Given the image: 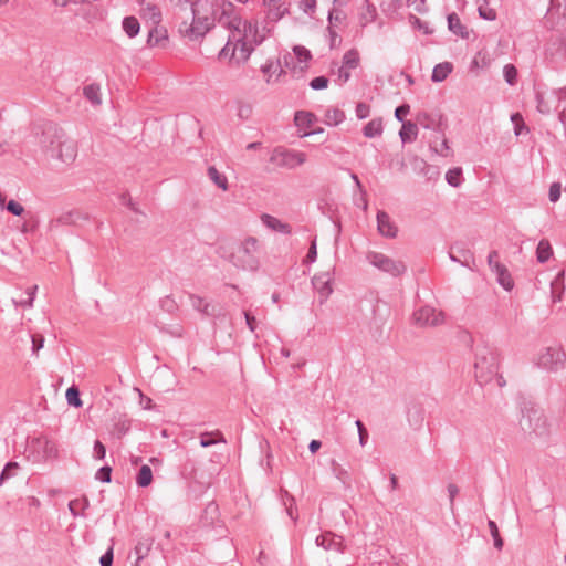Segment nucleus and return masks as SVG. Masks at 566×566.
Segmentation results:
<instances>
[{
    "mask_svg": "<svg viewBox=\"0 0 566 566\" xmlns=\"http://www.w3.org/2000/svg\"><path fill=\"white\" fill-rule=\"evenodd\" d=\"M359 64V54L356 50L347 51L343 56V65L347 69H356Z\"/></svg>",
    "mask_w": 566,
    "mask_h": 566,
    "instance_id": "ea45409f",
    "label": "nucleus"
},
{
    "mask_svg": "<svg viewBox=\"0 0 566 566\" xmlns=\"http://www.w3.org/2000/svg\"><path fill=\"white\" fill-rule=\"evenodd\" d=\"M218 23L226 27L230 32H235L238 35L259 45L262 39L258 38V23L242 19L235 6L230 1H223L220 6V12L217 13Z\"/></svg>",
    "mask_w": 566,
    "mask_h": 566,
    "instance_id": "f257e3e1",
    "label": "nucleus"
},
{
    "mask_svg": "<svg viewBox=\"0 0 566 566\" xmlns=\"http://www.w3.org/2000/svg\"><path fill=\"white\" fill-rule=\"evenodd\" d=\"M65 397L70 406L76 408L82 407L83 402L80 397V390L76 386H71L70 388H67Z\"/></svg>",
    "mask_w": 566,
    "mask_h": 566,
    "instance_id": "58836bf2",
    "label": "nucleus"
},
{
    "mask_svg": "<svg viewBox=\"0 0 566 566\" xmlns=\"http://www.w3.org/2000/svg\"><path fill=\"white\" fill-rule=\"evenodd\" d=\"M18 469H19V464L17 462H13V461L8 462L4 465V468L0 474V484H2L6 480L13 476Z\"/></svg>",
    "mask_w": 566,
    "mask_h": 566,
    "instance_id": "a18cd8bd",
    "label": "nucleus"
},
{
    "mask_svg": "<svg viewBox=\"0 0 566 566\" xmlns=\"http://www.w3.org/2000/svg\"><path fill=\"white\" fill-rule=\"evenodd\" d=\"M511 120L514 123V133L516 136L521 135L524 129L528 132V128L525 126L523 117L520 113L513 114L511 116Z\"/></svg>",
    "mask_w": 566,
    "mask_h": 566,
    "instance_id": "8fccbe9b",
    "label": "nucleus"
},
{
    "mask_svg": "<svg viewBox=\"0 0 566 566\" xmlns=\"http://www.w3.org/2000/svg\"><path fill=\"white\" fill-rule=\"evenodd\" d=\"M316 8V0H300V9L308 14L312 15L315 12Z\"/></svg>",
    "mask_w": 566,
    "mask_h": 566,
    "instance_id": "680f3d73",
    "label": "nucleus"
},
{
    "mask_svg": "<svg viewBox=\"0 0 566 566\" xmlns=\"http://www.w3.org/2000/svg\"><path fill=\"white\" fill-rule=\"evenodd\" d=\"M366 260L379 271L394 277L402 275L407 271V265L401 260H395L381 252L368 251Z\"/></svg>",
    "mask_w": 566,
    "mask_h": 566,
    "instance_id": "39448f33",
    "label": "nucleus"
},
{
    "mask_svg": "<svg viewBox=\"0 0 566 566\" xmlns=\"http://www.w3.org/2000/svg\"><path fill=\"white\" fill-rule=\"evenodd\" d=\"M219 442L226 443L224 436L219 430L200 434V446L202 448H208Z\"/></svg>",
    "mask_w": 566,
    "mask_h": 566,
    "instance_id": "393cba45",
    "label": "nucleus"
},
{
    "mask_svg": "<svg viewBox=\"0 0 566 566\" xmlns=\"http://www.w3.org/2000/svg\"><path fill=\"white\" fill-rule=\"evenodd\" d=\"M29 448L36 453L38 458L51 460L57 457L55 443L45 437H36L30 441Z\"/></svg>",
    "mask_w": 566,
    "mask_h": 566,
    "instance_id": "f8f14e48",
    "label": "nucleus"
},
{
    "mask_svg": "<svg viewBox=\"0 0 566 566\" xmlns=\"http://www.w3.org/2000/svg\"><path fill=\"white\" fill-rule=\"evenodd\" d=\"M475 378L483 386L492 381L496 377L500 387L505 385L504 378L499 375V355L495 348L486 344L476 346L475 349Z\"/></svg>",
    "mask_w": 566,
    "mask_h": 566,
    "instance_id": "f03ea898",
    "label": "nucleus"
},
{
    "mask_svg": "<svg viewBox=\"0 0 566 566\" xmlns=\"http://www.w3.org/2000/svg\"><path fill=\"white\" fill-rule=\"evenodd\" d=\"M208 176L216 186H218L224 191L228 190L227 177L223 174H221L214 166H210L208 168Z\"/></svg>",
    "mask_w": 566,
    "mask_h": 566,
    "instance_id": "c756f323",
    "label": "nucleus"
},
{
    "mask_svg": "<svg viewBox=\"0 0 566 566\" xmlns=\"http://www.w3.org/2000/svg\"><path fill=\"white\" fill-rule=\"evenodd\" d=\"M77 155L76 143L64 135L63 139L57 145L56 150L53 153L51 158L57 159L64 164H71L75 160Z\"/></svg>",
    "mask_w": 566,
    "mask_h": 566,
    "instance_id": "4468645a",
    "label": "nucleus"
},
{
    "mask_svg": "<svg viewBox=\"0 0 566 566\" xmlns=\"http://www.w3.org/2000/svg\"><path fill=\"white\" fill-rule=\"evenodd\" d=\"M411 23L415 28L422 31L424 34H432L433 30L428 25L427 22L422 21L421 19L411 15Z\"/></svg>",
    "mask_w": 566,
    "mask_h": 566,
    "instance_id": "5fc2aeb1",
    "label": "nucleus"
},
{
    "mask_svg": "<svg viewBox=\"0 0 566 566\" xmlns=\"http://www.w3.org/2000/svg\"><path fill=\"white\" fill-rule=\"evenodd\" d=\"M38 224V219L34 216H30V218L22 223L20 230L22 233L34 232Z\"/></svg>",
    "mask_w": 566,
    "mask_h": 566,
    "instance_id": "864d4df0",
    "label": "nucleus"
},
{
    "mask_svg": "<svg viewBox=\"0 0 566 566\" xmlns=\"http://www.w3.org/2000/svg\"><path fill=\"white\" fill-rule=\"evenodd\" d=\"M478 12L480 18L488 20V21H494L496 19V12L494 9L489 8V4L478 3Z\"/></svg>",
    "mask_w": 566,
    "mask_h": 566,
    "instance_id": "c03bdc74",
    "label": "nucleus"
},
{
    "mask_svg": "<svg viewBox=\"0 0 566 566\" xmlns=\"http://www.w3.org/2000/svg\"><path fill=\"white\" fill-rule=\"evenodd\" d=\"M461 258L450 253L449 258L452 262H459L461 265L471 268L470 263L473 262V254L469 250L460 251Z\"/></svg>",
    "mask_w": 566,
    "mask_h": 566,
    "instance_id": "a19ab883",
    "label": "nucleus"
},
{
    "mask_svg": "<svg viewBox=\"0 0 566 566\" xmlns=\"http://www.w3.org/2000/svg\"><path fill=\"white\" fill-rule=\"evenodd\" d=\"M153 545V539L150 537L147 538H140L137 544L135 545L134 553L136 556V562L134 566H137L138 563L144 559Z\"/></svg>",
    "mask_w": 566,
    "mask_h": 566,
    "instance_id": "b1692460",
    "label": "nucleus"
},
{
    "mask_svg": "<svg viewBox=\"0 0 566 566\" xmlns=\"http://www.w3.org/2000/svg\"><path fill=\"white\" fill-rule=\"evenodd\" d=\"M153 481V471L149 465L144 464L140 467L139 472L136 476V483L140 488L150 485Z\"/></svg>",
    "mask_w": 566,
    "mask_h": 566,
    "instance_id": "2f4dec72",
    "label": "nucleus"
},
{
    "mask_svg": "<svg viewBox=\"0 0 566 566\" xmlns=\"http://www.w3.org/2000/svg\"><path fill=\"white\" fill-rule=\"evenodd\" d=\"M262 6L270 22H277L289 12L286 0H262Z\"/></svg>",
    "mask_w": 566,
    "mask_h": 566,
    "instance_id": "2eb2a0df",
    "label": "nucleus"
},
{
    "mask_svg": "<svg viewBox=\"0 0 566 566\" xmlns=\"http://www.w3.org/2000/svg\"><path fill=\"white\" fill-rule=\"evenodd\" d=\"M87 506L88 500L86 497L75 499L69 503V510L74 517L82 515L81 511H84Z\"/></svg>",
    "mask_w": 566,
    "mask_h": 566,
    "instance_id": "e433bc0d",
    "label": "nucleus"
},
{
    "mask_svg": "<svg viewBox=\"0 0 566 566\" xmlns=\"http://www.w3.org/2000/svg\"><path fill=\"white\" fill-rule=\"evenodd\" d=\"M13 216H21L24 212V208L21 203L15 200H10L4 207Z\"/></svg>",
    "mask_w": 566,
    "mask_h": 566,
    "instance_id": "bf43d9fd",
    "label": "nucleus"
},
{
    "mask_svg": "<svg viewBox=\"0 0 566 566\" xmlns=\"http://www.w3.org/2000/svg\"><path fill=\"white\" fill-rule=\"evenodd\" d=\"M370 107L366 103H358L356 106V116L364 119L369 116Z\"/></svg>",
    "mask_w": 566,
    "mask_h": 566,
    "instance_id": "774afa93",
    "label": "nucleus"
},
{
    "mask_svg": "<svg viewBox=\"0 0 566 566\" xmlns=\"http://www.w3.org/2000/svg\"><path fill=\"white\" fill-rule=\"evenodd\" d=\"M565 361L566 353L562 347H547L538 357V366L549 371L559 370Z\"/></svg>",
    "mask_w": 566,
    "mask_h": 566,
    "instance_id": "1a4fd4ad",
    "label": "nucleus"
},
{
    "mask_svg": "<svg viewBox=\"0 0 566 566\" xmlns=\"http://www.w3.org/2000/svg\"><path fill=\"white\" fill-rule=\"evenodd\" d=\"M377 229L386 238H396L398 229L386 211L377 212Z\"/></svg>",
    "mask_w": 566,
    "mask_h": 566,
    "instance_id": "a211bd4d",
    "label": "nucleus"
},
{
    "mask_svg": "<svg viewBox=\"0 0 566 566\" xmlns=\"http://www.w3.org/2000/svg\"><path fill=\"white\" fill-rule=\"evenodd\" d=\"M233 48L231 49V59H235L238 63L245 62L254 50V43L245 38L231 32Z\"/></svg>",
    "mask_w": 566,
    "mask_h": 566,
    "instance_id": "9b49d317",
    "label": "nucleus"
},
{
    "mask_svg": "<svg viewBox=\"0 0 566 566\" xmlns=\"http://www.w3.org/2000/svg\"><path fill=\"white\" fill-rule=\"evenodd\" d=\"M493 273L496 275L497 283L505 290L511 291L514 286V282L512 280V276L506 269V266L503 265H496V270L493 271Z\"/></svg>",
    "mask_w": 566,
    "mask_h": 566,
    "instance_id": "412c9836",
    "label": "nucleus"
},
{
    "mask_svg": "<svg viewBox=\"0 0 566 566\" xmlns=\"http://www.w3.org/2000/svg\"><path fill=\"white\" fill-rule=\"evenodd\" d=\"M72 223H74L73 213L72 212H66V213L61 214L55 220H52L51 223H50V228L54 229V228H56L59 226L72 224Z\"/></svg>",
    "mask_w": 566,
    "mask_h": 566,
    "instance_id": "de8ad7c7",
    "label": "nucleus"
},
{
    "mask_svg": "<svg viewBox=\"0 0 566 566\" xmlns=\"http://www.w3.org/2000/svg\"><path fill=\"white\" fill-rule=\"evenodd\" d=\"M520 427L527 434L542 437L548 433L547 419L543 410L534 406H524Z\"/></svg>",
    "mask_w": 566,
    "mask_h": 566,
    "instance_id": "7ed1b4c3",
    "label": "nucleus"
},
{
    "mask_svg": "<svg viewBox=\"0 0 566 566\" xmlns=\"http://www.w3.org/2000/svg\"><path fill=\"white\" fill-rule=\"evenodd\" d=\"M160 306L163 310L172 313L177 308V304L174 298L170 296H166L160 301Z\"/></svg>",
    "mask_w": 566,
    "mask_h": 566,
    "instance_id": "338daca9",
    "label": "nucleus"
},
{
    "mask_svg": "<svg viewBox=\"0 0 566 566\" xmlns=\"http://www.w3.org/2000/svg\"><path fill=\"white\" fill-rule=\"evenodd\" d=\"M328 83L329 81L326 76H317L310 82V86L312 90L319 91L326 88Z\"/></svg>",
    "mask_w": 566,
    "mask_h": 566,
    "instance_id": "6e6d98bb",
    "label": "nucleus"
},
{
    "mask_svg": "<svg viewBox=\"0 0 566 566\" xmlns=\"http://www.w3.org/2000/svg\"><path fill=\"white\" fill-rule=\"evenodd\" d=\"M294 120L297 126L310 128L316 122V116L311 112L298 111L295 113Z\"/></svg>",
    "mask_w": 566,
    "mask_h": 566,
    "instance_id": "473e14b6",
    "label": "nucleus"
},
{
    "mask_svg": "<svg viewBox=\"0 0 566 566\" xmlns=\"http://www.w3.org/2000/svg\"><path fill=\"white\" fill-rule=\"evenodd\" d=\"M191 19L189 23L188 20H184L179 27L180 33L185 36H188L190 40H197L202 38L211 28L212 22L208 17H199L198 10L190 11L186 13Z\"/></svg>",
    "mask_w": 566,
    "mask_h": 566,
    "instance_id": "423d86ee",
    "label": "nucleus"
},
{
    "mask_svg": "<svg viewBox=\"0 0 566 566\" xmlns=\"http://www.w3.org/2000/svg\"><path fill=\"white\" fill-rule=\"evenodd\" d=\"M536 109L541 113V114H549L551 113V105L548 102H546L544 99V96L541 92H536Z\"/></svg>",
    "mask_w": 566,
    "mask_h": 566,
    "instance_id": "3c124183",
    "label": "nucleus"
},
{
    "mask_svg": "<svg viewBox=\"0 0 566 566\" xmlns=\"http://www.w3.org/2000/svg\"><path fill=\"white\" fill-rule=\"evenodd\" d=\"M95 478L103 483H109L112 480V468L109 465L102 467L97 470Z\"/></svg>",
    "mask_w": 566,
    "mask_h": 566,
    "instance_id": "603ef678",
    "label": "nucleus"
},
{
    "mask_svg": "<svg viewBox=\"0 0 566 566\" xmlns=\"http://www.w3.org/2000/svg\"><path fill=\"white\" fill-rule=\"evenodd\" d=\"M64 135V130L56 124L51 122L43 124L41 136L39 138L41 149L49 157H51L56 150L57 145L63 139Z\"/></svg>",
    "mask_w": 566,
    "mask_h": 566,
    "instance_id": "6e6552de",
    "label": "nucleus"
},
{
    "mask_svg": "<svg viewBox=\"0 0 566 566\" xmlns=\"http://www.w3.org/2000/svg\"><path fill=\"white\" fill-rule=\"evenodd\" d=\"M200 0H176L175 8L177 14L188 13L197 10Z\"/></svg>",
    "mask_w": 566,
    "mask_h": 566,
    "instance_id": "c9c22d12",
    "label": "nucleus"
},
{
    "mask_svg": "<svg viewBox=\"0 0 566 566\" xmlns=\"http://www.w3.org/2000/svg\"><path fill=\"white\" fill-rule=\"evenodd\" d=\"M453 65L450 62H442L437 64L432 70L431 80L436 83L444 81L452 72Z\"/></svg>",
    "mask_w": 566,
    "mask_h": 566,
    "instance_id": "5701e85b",
    "label": "nucleus"
},
{
    "mask_svg": "<svg viewBox=\"0 0 566 566\" xmlns=\"http://www.w3.org/2000/svg\"><path fill=\"white\" fill-rule=\"evenodd\" d=\"M99 91H101L99 85L90 84L84 87L83 94L93 105H99L101 104Z\"/></svg>",
    "mask_w": 566,
    "mask_h": 566,
    "instance_id": "f704fd0d",
    "label": "nucleus"
},
{
    "mask_svg": "<svg viewBox=\"0 0 566 566\" xmlns=\"http://www.w3.org/2000/svg\"><path fill=\"white\" fill-rule=\"evenodd\" d=\"M36 289H38L36 285H34L33 287H30L28 290V297L27 298H22L20 301L13 300V303L15 304V306H22V307H30V306H32Z\"/></svg>",
    "mask_w": 566,
    "mask_h": 566,
    "instance_id": "09e8293b",
    "label": "nucleus"
},
{
    "mask_svg": "<svg viewBox=\"0 0 566 566\" xmlns=\"http://www.w3.org/2000/svg\"><path fill=\"white\" fill-rule=\"evenodd\" d=\"M345 19V14L342 10L333 9L328 13V27H333L334 24L342 23V21Z\"/></svg>",
    "mask_w": 566,
    "mask_h": 566,
    "instance_id": "4d7b16f0",
    "label": "nucleus"
},
{
    "mask_svg": "<svg viewBox=\"0 0 566 566\" xmlns=\"http://www.w3.org/2000/svg\"><path fill=\"white\" fill-rule=\"evenodd\" d=\"M294 59H296L301 64H304V66L300 67V71L302 72L305 67H307V63L312 60V54L305 46L295 45L293 48V55L287 53L283 57L284 65L293 71L296 70Z\"/></svg>",
    "mask_w": 566,
    "mask_h": 566,
    "instance_id": "dca6fc26",
    "label": "nucleus"
},
{
    "mask_svg": "<svg viewBox=\"0 0 566 566\" xmlns=\"http://www.w3.org/2000/svg\"><path fill=\"white\" fill-rule=\"evenodd\" d=\"M503 75L509 85H514L517 80V70L513 64H506L503 67Z\"/></svg>",
    "mask_w": 566,
    "mask_h": 566,
    "instance_id": "49530a36",
    "label": "nucleus"
},
{
    "mask_svg": "<svg viewBox=\"0 0 566 566\" xmlns=\"http://www.w3.org/2000/svg\"><path fill=\"white\" fill-rule=\"evenodd\" d=\"M189 300H190L191 306L195 310H197L206 315H210V312H209L210 304L208 302H206L202 297L195 295V294H190Z\"/></svg>",
    "mask_w": 566,
    "mask_h": 566,
    "instance_id": "4c0bfd02",
    "label": "nucleus"
},
{
    "mask_svg": "<svg viewBox=\"0 0 566 566\" xmlns=\"http://www.w3.org/2000/svg\"><path fill=\"white\" fill-rule=\"evenodd\" d=\"M269 160L275 167L294 169L306 161V154L283 147H276L273 149Z\"/></svg>",
    "mask_w": 566,
    "mask_h": 566,
    "instance_id": "0eeeda50",
    "label": "nucleus"
},
{
    "mask_svg": "<svg viewBox=\"0 0 566 566\" xmlns=\"http://www.w3.org/2000/svg\"><path fill=\"white\" fill-rule=\"evenodd\" d=\"M461 174H462V170L461 168L457 167V168H452V169H449L446 174V180L447 182L452 186V187H458L460 186L461 184Z\"/></svg>",
    "mask_w": 566,
    "mask_h": 566,
    "instance_id": "79ce46f5",
    "label": "nucleus"
},
{
    "mask_svg": "<svg viewBox=\"0 0 566 566\" xmlns=\"http://www.w3.org/2000/svg\"><path fill=\"white\" fill-rule=\"evenodd\" d=\"M355 424L358 430V437H359V444L364 447L367 443L368 440V431L365 428L364 423L360 420H356Z\"/></svg>",
    "mask_w": 566,
    "mask_h": 566,
    "instance_id": "052dcab7",
    "label": "nucleus"
},
{
    "mask_svg": "<svg viewBox=\"0 0 566 566\" xmlns=\"http://www.w3.org/2000/svg\"><path fill=\"white\" fill-rule=\"evenodd\" d=\"M553 254V249L548 240L542 239L536 248V259L539 263H545Z\"/></svg>",
    "mask_w": 566,
    "mask_h": 566,
    "instance_id": "bb28decb",
    "label": "nucleus"
},
{
    "mask_svg": "<svg viewBox=\"0 0 566 566\" xmlns=\"http://www.w3.org/2000/svg\"><path fill=\"white\" fill-rule=\"evenodd\" d=\"M284 493V495L286 496V500L283 501L285 507H286V512L289 514V516L292 518V520H296V516H294V504H295V500L292 495L289 494V492L286 490L282 491Z\"/></svg>",
    "mask_w": 566,
    "mask_h": 566,
    "instance_id": "13d9d810",
    "label": "nucleus"
},
{
    "mask_svg": "<svg viewBox=\"0 0 566 566\" xmlns=\"http://www.w3.org/2000/svg\"><path fill=\"white\" fill-rule=\"evenodd\" d=\"M315 543L317 546H321L326 551H335L339 553L344 551L343 538L332 532H326L325 534L318 535L315 539Z\"/></svg>",
    "mask_w": 566,
    "mask_h": 566,
    "instance_id": "f3484780",
    "label": "nucleus"
},
{
    "mask_svg": "<svg viewBox=\"0 0 566 566\" xmlns=\"http://www.w3.org/2000/svg\"><path fill=\"white\" fill-rule=\"evenodd\" d=\"M430 148L441 155V156H449L450 154V147L448 144V139L444 137L443 134L440 135V133H437V136L434 139L430 140Z\"/></svg>",
    "mask_w": 566,
    "mask_h": 566,
    "instance_id": "4be33fe9",
    "label": "nucleus"
},
{
    "mask_svg": "<svg viewBox=\"0 0 566 566\" xmlns=\"http://www.w3.org/2000/svg\"><path fill=\"white\" fill-rule=\"evenodd\" d=\"M560 190H562V187H560L559 182H553L551 185L549 191H548V198H549L551 202H556V201L559 200V198H560Z\"/></svg>",
    "mask_w": 566,
    "mask_h": 566,
    "instance_id": "e2e57ef3",
    "label": "nucleus"
},
{
    "mask_svg": "<svg viewBox=\"0 0 566 566\" xmlns=\"http://www.w3.org/2000/svg\"><path fill=\"white\" fill-rule=\"evenodd\" d=\"M123 30L129 38L136 36L140 30L139 21L133 15L125 17L123 20Z\"/></svg>",
    "mask_w": 566,
    "mask_h": 566,
    "instance_id": "7c9ffc66",
    "label": "nucleus"
},
{
    "mask_svg": "<svg viewBox=\"0 0 566 566\" xmlns=\"http://www.w3.org/2000/svg\"><path fill=\"white\" fill-rule=\"evenodd\" d=\"M447 19H448V28L452 33H454L465 40L470 38V32H469L468 28L461 23L457 13L452 12V13L448 14Z\"/></svg>",
    "mask_w": 566,
    "mask_h": 566,
    "instance_id": "aec40b11",
    "label": "nucleus"
},
{
    "mask_svg": "<svg viewBox=\"0 0 566 566\" xmlns=\"http://www.w3.org/2000/svg\"><path fill=\"white\" fill-rule=\"evenodd\" d=\"M130 430V420L125 416H119L114 423L113 431L117 438L124 437Z\"/></svg>",
    "mask_w": 566,
    "mask_h": 566,
    "instance_id": "72a5a7b5",
    "label": "nucleus"
},
{
    "mask_svg": "<svg viewBox=\"0 0 566 566\" xmlns=\"http://www.w3.org/2000/svg\"><path fill=\"white\" fill-rule=\"evenodd\" d=\"M345 119V113L339 108H328L325 112V123L329 126H337Z\"/></svg>",
    "mask_w": 566,
    "mask_h": 566,
    "instance_id": "c85d7f7f",
    "label": "nucleus"
},
{
    "mask_svg": "<svg viewBox=\"0 0 566 566\" xmlns=\"http://www.w3.org/2000/svg\"><path fill=\"white\" fill-rule=\"evenodd\" d=\"M488 527H489V531L491 533V536L493 537V542H494L495 548L502 549V547H503V539L500 536V532H499L496 523L494 521L490 520L488 522Z\"/></svg>",
    "mask_w": 566,
    "mask_h": 566,
    "instance_id": "37998d69",
    "label": "nucleus"
},
{
    "mask_svg": "<svg viewBox=\"0 0 566 566\" xmlns=\"http://www.w3.org/2000/svg\"><path fill=\"white\" fill-rule=\"evenodd\" d=\"M333 268L313 276L312 284L321 296V303H324L333 292Z\"/></svg>",
    "mask_w": 566,
    "mask_h": 566,
    "instance_id": "ddd939ff",
    "label": "nucleus"
},
{
    "mask_svg": "<svg viewBox=\"0 0 566 566\" xmlns=\"http://www.w3.org/2000/svg\"><path fill=\"white\" fill-rule=\"evenodd\" d=\"M418 135V126L416 123L410 120L402 124V127L399 132V136L402 143H411L417 138Z\"/></svg>",
    "mask_w": 566,
    "mask_h": 566,
    "instance_id": "a878e982",
    "label": "nucleus"
},
{
    "mask_svg": "<svg viewBox=\"0 0 566 566\" xmlns=\"http://www.w3.org/2000/svg\"><path fill=\"white\" fill-rule=\"evenodd\" d=\"M261 221L265 227H268L269 229H271L273 231L284 233V234L291 233L290 224L282 222L281 220H279L277 218H275L273 216L263 213L261 216Z\"/></svg>",
    "mask_w": 566,
    "mask_h": 566,
    "instance_id": "6ab92c4d",
    "label": "nucleus"
},
{
    "mask_svg": "<svg viewBox=\"0 0 566 566\" xmlns=\"http://www.w3.org/2000/svg\"><path fill=\"white\" fill-rule=\"evenodd\" d=\"M93 451H94V458L97 460H103L106 455V448L99 440H96L94 442Z\"/></svg>",
    "mask_w": 566,
    "mask_h": 566,
    "instance_id": "0e129e2a",
    "label": "nucleus"
},
{
    "mask_svg": "<svg viewBox=\"0 0 566 566\" xmlns=\"http://www.w3.org/2000/svg\"><path fill=\"white\" fill-rule=\"evenodd\" d=\"M416 324L420 326H438L443 323L444 315L431 306H422L413 313Z\"/></svg>",
    "mask_w": 566,
    "mask_h": 566,
    "instance_id": "9d476101",
    "label": "nucleus"
},
{
    "mask_svg": "<svg viewBox=\"0 0 566 566\" xmlns=\"http://www.w3.org/2000/svg\"><path fill=\"white\" fill-rule=\"evenodd\" d=\"M409 111H410V106L408 104H402V105L398 106L395 109L396 119L398 122H401L402 124L406 123L403 118L409 113Z\"/></svg>",
    "mask_w": 566,
    "mask_h": 566,
    "instance_id": "69168bd1",
    "label": "nucleus"
},
{
    "mask_svg": "<svg viewBox=\"0 0 566 566\" xmlns=\"http://www.w3.org/2000/svg\"><path fill=\"white\" fill-rule=\"evenodd\" d=\"M259 241L254 237H249L238 247L232 254V263L240 269L254 271L259 268Z\"/></svg>",
    "mask_w": 566,
    "mask_h": 566,
    "instance_id": "20e7f679",
    "label": "nucleus"
},
{
    "mask_svg": "<svg viewBox=\"0 0 566 566\" xmlns=\"http://www.w3.org/2000/svg\"><path fill=\"white\" fill-rule=\"evenodd\" d=\"M364 136L374 138L382 134V120L380 118L371 119L363 129Z\"/></svg>",
    "mask_w": 566,
    "mask_h": 566,
    "instance_id": "cd10ccee",
    "label": "nucleus"
}]
</instances>
